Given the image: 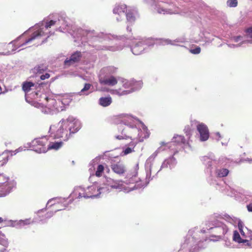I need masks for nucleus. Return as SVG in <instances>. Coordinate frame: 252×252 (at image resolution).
I'll use <instances>...</instances> for the list:
<instances>
[{
	"label": "nucleus",
	"instance_id": "f257e3e1",
	"mask_svg": "<svg viewBox=\"0 0 252 252\" xmlns=\"http://www.w3.org/2000/svg\"><path fill=\"white\" fill-rule=\"evenodd\" d=\"M81 127L79 122L73 118L63 119L59 123L52 125L49 130L51 137L67 141L73 134L77 132Z\"/></svg>",
	"mask_w": 252,
	"mask_h": 252
},
{
	"label": "nucleus",
	"instance_id": "f03ea898",
	"mask_svg": "<svg viewBox=\"0 0 252 252\" xmlns=\"http://www.w3.org/2000/svg\"><path fill=\"white\" fill-rule=\"evenodd\" d=\"M47 141L45 138H37L32 141V146L33 150L38 153H45L47 149L45 145Z\"/></svg>",
	"mask_w": 252,
	"mask_h": 252
},
{
	"label": "nucleus",
	"instance_id": "7ed1b4c3",
	"mask_svg": "<svg viewBox=\"0 0 252 252\" xmlns=\"http://www.w3.org/2000/svg\"><path fill=\"white\" fill-rule=\"evenodd\" d=\"M82 57V54L80 51H76L72 54L69 58H67L64 62L65 67H69L76 63H78Z\"/></svg>",
	"mask_w": 252,
	"mask_h": 252
},
{
	"label": "nucleus",
	"instance_id": "20e7f679",
	"mask_svg": "<svg viewBox=\"0 0 252 252\" xmlns=\"http://www.w3.org/2000/svg\"><path fill=\"white\" fill-rule=\"evenodd\" d=\"M197 129L200 133V138L201 141H206L209 138V130L207 126L203 124H199L197 126Z\"/></svg>",
	"mask_w": 252,
	"mask_h": 252
},
{
	"label": "nucleus",
	"instance_id": "39448f33",
	"mask_svg": "<svg viewBox=\"0 0 252 252\" xmlns=\"http://www.w3.org/2000/svg\"><path fill=\"white\" fill-rule=\"evenodd\" d=\"M111 168L114 172L120 175L124 174L126 171L125 165L120 162L111 164Z\"/></svg>",
	"mask_w": 252,
	"mask_h": 252
},
{
	"label": "nucleus",
	"instance_id": "423d86ee",
	"mask_svg": "<svg viewBox=\"0 0 252 252\" xmlns=\"http://www.w3.org/2000/svg\"><path fill=\"white\" fill-rule=\"evenodd\" d=\"M102 189V188L98 187L96 185H93L88 188L89 192H91V193L83 196L87 198L98 196L101 193L100 190Z\"/></svg>",
	"mask_w": 252,
	"mask_h": 252
},
{
	"label": "nucleus",
	"instance_id": "0eeeda50",
	"mask_svg": "<svg viewBox=\"0 0 252 252\" xmlns=\"http://www.w3.org/2000/svg\"><path fill=\"white\" fill-rule=\"evenodd\" d=\"M99 81L101 84L111 86H115L118 83V80L117 78L114 76H111L108 77H105L103 79L101 78L99 80Z\"/></svg>",
	"mask_w": 252,
	"mask_h": 252
},
{
	"label": "nucleus",
	"instance_id": "6e6552de",
	"mask_svg": "<svg viewBox=\"0 0 252 252\" xmlns=\"http://www.w3.org/2000/svg\"><path fill=\"white\" fill-rule=\"evenodd\" d=\"M233 240L238 243H244L247 242V244L252 248V240H251L250 242H249V241L247 240H243L241 238L239 232L236 230L234 231L233 232Z\"/></svg>",
	"mask_w": 252,
	"mask_h": 252
},
{
	"label": "nucleus",
	"instance_id": "1a4fd4ad",
	"mask_svg": "<svg viewBox=\"0 0 252 252\" xmlns=\"http://www.w3.org/2000/svg\"><path fill=\"white\" fill-rule=\"evenodd\" d=\"M44 35V32H43L42 30L41 29H39L32 33L31 36L29 39L26 40L25 42L24 43V44H26L31 42L32 41Z\"/></svg>",
	"mask_w": 252,
	"mask_h": 252
},
{
	"label": "nucleus",
	"instance_id": "9d476101",
	"mask_svg": "<svg viewBox=\"0 0 252 252\" xmlns=\"http://www.w3.org/2000/svg\"><path fill=\"white\" fill-rule=\"evenodd\" d=\"M127 6L125 4H118L113 9V13L120 15L121 14L126 13Z\"/></svg>",
	"mask_w": 252,
	"mask_h": 252
},
{
	"label": "nucleus",
	"instance_id": "9b49d317",
	"mask_svg": "<svg viewBox=\"0 0 252 252\" xmlns=\"http://www.w3.org/2000/svg\"><path fill=\"white\" fill-rule=\"evenodd\" d=\"M35 84L30 81H25L22 84V90L25 93H29L32 87H34Z\"/></svg>",
	"mask_w": 252,
	"mask_h": 252
},
{
	"label": "nucleus",
	"instance_id": "f8f14e48",
	"mask_svg": "<svg viewBox=\"0 0 252 252\" xmlns=\"http://www.w3.org/2000/svg\"><path fill=\"white\" fill-rule=\"evenodd\" d=\"M99 104L103 107H107L112 103V98L110 96L102 97L99 99Z\"/></svg>",
	"mask_w": 252,
	"mask_h": 252
},
{
	"label": "nucleus",
	"instance_id": "ddd939ff",
	"mask_svg": "<svg viewBox=\"0 0 252 252\" xmlns=\"http://www.w3.org/2000/svg\"><path fill=\"white\" fill-rule=\"evenodd\" d=\"M229 172V170L226 168H220L216 170L217 176L219 178L227 176Z\"/></svg>",
	"mask_w": 252,
	"mask_h": 252
},
{
	"label": "nucleus",
	"instance_id": "4468645a",
	"mask_svg": "<svg viewBox=\"0 0 252 252\" xmlns=\"http://www.w3.org/2000/svg\"><path fill=\"white\" fill-rule=\"evenodd\" d=\"M47 69V67L43 64L38 65L33 69V72L35 74H42Z\"/></svg>",
	"mask_w": 252,
	"mask_h": 252
},
{
	"label": "nucleus",
	"instance_id": "2eb2a0df",
	"mask_svg": "<svg viewBox=\"0 0 252 252\" xmlns=\"http://www.w3.org/2000/svg\"><path fill=\"white\" fill-rule=\"evenodd\" d=\"M173 142L178 144H185L186 140L185 137L181 135H175L173 138Z\"/></svg>",
	"mask_w": 252,
	"mask_h": 252
},
{
	"label": "nucleus",
	"instance_id": "dca6fc26",
	"mask_svg": "<svg viewBox=\"0 0 252 252\" xmlns=\"http://www.w3.org/2000/svg\"><path fill=\"white\" fill-rule=\"evenodd\" d=\"M63 145V142L62 141L56 142H50L49 145H48V147L47 148L48 150L50 149H54V150H58Z\"/></svg>",
	"mask_w": 252,
	"mask_h": 252
},
{
	"label": "nucleus",
	"instance_id": "f3484780",
	"mask_svg": "<svg viewBox=\"0 0 252 252\" xmlns=\"http://www.w3.org/2000/svg\"><path fill=\"white\" fill-rule=\"evenodd\" d=\"M126 17L127 22L130 23H134L136 20V17L131 10H129L126 13Z\"/></svg>",
	"mask_w": 252,
	"mask_h": 252
},
{
	"label": "nucleus",
	"instance_id": "a211bd4d",
	"mask_svg": "<svg viewBox=\"0 0 252 252\" xmlns=\"http://www.w3.org/2000/svg\"><path fill=\"white\" fill-rule=\"evenodd\" d=\"M8 160V155L6 153H3L0 155V167L5 164Z\"/></svg>",
	"mask_w": 252,
	"mask_h": 252
},
{
	"label": "nucleus",
	"instance_id": "6ab92c4d",
	"mask_svg": "<svg viewBox=\"0 0 252 252\" xmlns=\"http://www.w3.org/2000/svg\"><path fill=\"white\" fill-rule=\"evenodd\" d=\"M139 169V165L138 163H136L132 168L131 171V173L129 174V176L131 177H136L138 174V170Z\"/></svg>",
	"mask_w": 252,
	"mask_h": 252
},
{
	"label": "nucleus",
	"instance_id": "aec40b11",
	"mask_svg": "<svg viewBox=\"0 0 252 252\" xmlns=\"http://www.w3.org/2000/svg\"><path fill=\"white\" fill-rule=\"evenodd\" d=\"M103 171L104 166L101 164L99 165L97 167V169L95 172V175L97 177H100L102 175Z\"/></svg>",
	"mask_w": 252,
	"mask_h": 252
},
{
	"label": "nucleus",
	"instance_id": "412c9836",
	"mask_svg": "<svg viewBox=\"0 0 252 252\" xmlns=\"http://www.w3.org/2000/svg\"><path fill=\"white\" fill-rule=\"evenodd\" d=\"M107 184L111 187L113 188H117L119 186V183L117 181H114L111 179L107 180Z\"/></svg>",
	"mask_w": 252,
	"mask_h": 252
},
{
	"label": "nucleus",
	"instance_id": "4be33fe9",
	"mask_svg": "<svg viewBox=\"0 0 252 252\" xmlns=\"http://www.w3.org/2000/svg\"><path fill=\"white\" fill-rule=\"evenodd\" d=\"M227 5L230 7H235L238 5L237 0H227Z\"/></svg>",
	"mask_w": 252,
	"mask_h": 252
},
{
	"label": "nucleus",
	"instance_id": "5701e85b",
	"mask_svg": "<svg viewBox=\"0 0 252 252\" xmlns=\"http://www.w3.org/2000/svg\"><path fill=\"white\" fill-rule=\"evenodd\" d=\"M57 22V21L53 20L46 22L45 25V29H48L49 28H50L52 26L55 25L56 24Z\"/></svg>",
	"mask_w": 252,
	"mask_h": 252
},
{
	"label": "nucleus",
	"instance_id": "b1692460",
	"mask_svg": "<svg viewBox=\"0 0 252 252\" xmlns=\"http://www.w3.org/2000/svg\"><path fill=\"white\" fill-rule=\"evenodd\" d=\"M8 180L7 178L2 174H0V186H2L4 184L7 183Z\"/></svg>",
	"mask_w": 252,
	"mask_h": 252
},
{
	"label": "nucleus",
	"instance_id": "393cba45",
	"mask_svg": "<svg viewBox=\"0 0 252 252\" xmlns=\"http://www.w3.org/2000/svg\"><path fill=\"white\" fill-rule=\"evenodd\" d=\"M32 222L31 219H26L25 220H20L19 223L20 225H25L30 224Z\"/></svg>",
	"mask_w": 252,
	"mask_h": 252
},
{
	"label": "nucleus",
	"instance_id": "a878e982",
	"mask_svg": "<svg viewBox=\"0 0 252 252\" xmlns=\"http://www.w3.org/2000/svg\"><path fill=\"white\" fill-rule=\"evenodd\" d=\"M189 52L193 54H198L201 52V48L199 47H197L195 49H190Z\"/></svg>",
	"mask_w": 252,
	"mask_h": 252
},
{
	"label": "nucleus",
	"instance_id": "bb28decb",
	"mask_svg": "<svg viewBox=\"0 0 252 252\" xmlns=\"http://www.w3.org/2000/svg\"><path fill=\"white\" fill-rule=\"evenodd\" d=\"M92 86V85L89 83H86L84 88L81 90L80 93H84L85 91L89 90Z\"/></svg>",
	"mask_w": 252,
	"mask_h": 252
},
{
	"label": "nucleus",
	"instance_id": "cd10ccee",
	"mask_svg": "<svg viewBox=\"0 0 252 252\" xmlns=\"http://www.w3.org/2000/svg\"><path fill=\"white\" fill-rule=\"evenodd\" d=\"M116 138L118 140H123V139H126L127 138H130L131 139V137L126 135H117L116 136Z\"/></svg>",
	"mask_w": 252,
	"mask_h": 252
},
{
	"label": "nucleus",
	"instance_id": "c85d7f7f",
	"mask_svg": "<svg viewBox=\"0 0 252 252\" xmlns=\"http://www.w3.org/2000/svg\"><path fill=\"white\" fill-rule=\"evenodd\" d=\"M243 224L239 222L238 223V228L240 230V232L242 235H245V233L243 230Z\"/></svg>",
	"mask_w": 252,
	"mask_h": 252
},
{
	"label": "nucleus",
	"instance_id": "c756f323",
	"mask_svg": "<svg viewBox=\"0 0 252 252\" xmlns=\"http://www.w3.org/2000/svg\"><path fill=\"white\" fill-rule=\"evenodd\" d=\"M50 77V75L49 73H45V74L41 75L40 76L41 80H44L46 79H48Z\"/></svg>",
	"mask_w": 252,
	"mask_h": 252
},
{
	"label": "nucleus",
	"instance_id": "7c9ffc66",
	"mask_svg": "<svg viewBox=\"0 0 252 252\" xmlns=\"http://www.w3.org/2000/svg\"><path fill=\"white\" fill-rule=\"evenodd\" d=\"M132 150L129 147H128V148H126L125 151H124V154L125 155H127V154H128L132 152Z\"/></svg>",
	"mask_w": 252,
	"mask_h": 252
},
{
	"label": "nucleus",
	"instance_id": "2f4dec72",
	"mask_svg": "<svg viewBox=\"0 0 252 252\" xmlns=\"http://www.w3.org/2000/svg\"><path fill=\"white\" fill-rule=\"evenodd\" d=\"M242 38V36H240V35H239V36H234L233 37V40L235 42H237L239 41L240 39H241Z\"/></svg>",
	"mask_w": 252,
	"mask_h": 252
},
{
	"label": "nucleus",
	"instance_id": "473e14b6",
	"mask_svg": "<svg viewBox=\"0 0 252 252\" xmlns=\"http://www.w3.org/2000/svg\"><path fill=\"white\" fill-rule=\"evenodd\" d=\"M185 132L187 133V135H190V128L189 126L186 127L185 128Z\"/></svg>",
	"mask_w": 252,
	"mask_h": 252
},
{
	"label": "nucleus",
	"instance_id": "72a5a7b5",
	"mask_svg": "<svg viewBox=\"0 0 252 252\" xmlns=\"http://www.w3.org/2000/svg\"><path fill=\"white\" fill-rule=\"evenodd\" d=\"M247 208L249 212H252V203L248 205Z\"/></svg>",
	"mask_w": 252,
	"mask_h": 252
},
{
	"label": "nucleus",
	"instance_id": "f704fd0d",
	"mask_svg": "<svg viewBox=\"0 0 252 252\" xmlns=\"http://www.w3.org/2000/svg\"><path fill=\"white\" fill-rule=\"evenodd\" d=\"M137 144L136 142H134L133 141H131L129 143V145L132 147H134Z\"/></svg>",
	"mask_w": 252,
	"mask_h": 252
},
{
	"label": "nucleus",
	"instance_id": "c9c22d12",
	"mask_svg": "<svg viewBox=\"0 0 252 252\" xmlns=\"http://www.w3.org/2000/svg\"><path fill=\"white\" fill-rule=\"evenodd\" d=\"M137 48V46H135L132 49V52H133V53L134 54H137V53H136V49Z\"/></svg>",
	"mask_w": 252,
	"mask_h": 252
},
{
	"label": "nucleus",
	"instance_id": "e433bc0d",
	"mask_svg": "<svg viewBox=\"0 0 252 252\" xmlns=\"http://www.w3.org/2000/svg\"><path fill=\"white\" fill-rule=\"evenodd\" d=\"M246 32L249 33H252V27H250L247 29L246 30Z\"/></svg>",
	"mask_w": 252,
	"mask_h": 252
},
{
	"label": "nucleus",
	"instance_id": "4c0bfd02",
	"mask_svg": "<svg viewBox=\"0 0 252 252\" xmlns=\"http://www.w3.org/2000/svg\"><path fill=\"white\" fill-rule=\"evenodd\" d=\"M127 31H129V32H131V31H132L131 29L128 26L127 27Z\"/></svg>",
	"mask_w": 252,
	"mask_h": 252
},
{
	"label": "nucleus",
	"instance_id": "58836bf2",
	"mask_svg": "<svg viewBox=\"0 0 252 252\" xmlns=\"http://www.w3.org/2000/svg\"><path fill=\"white\" fill-rule=\"evenodd\" d=\"M3 218L1 217H0V223H1L2 222H3Z\"/></svg>",
	"mask_w": 252,
	"mask_h": 252
},
{
	"label": "nucleus",
	"instance_id": "ea45409f",
	"mask_svg": "<svg viewBox=\"0 0 252 252\" xmlns=\"http://www.w3.org/2000/svg\"><path fill=\"white\" fill-rule=\"evenodd\" d=\"M19 151H20V148H19V149H16V150L15 151V152L16 153H18V152H19Z\"/></svg>",
	"mask_w": 252,
	"mask_h": 252
},
{
	"label": "nucleus",
	"instance_id": "a19ab883",
	"mask_svg": "<svg viewBox=\"0 0 252 252\" xmlns=\"http://www.w3.org/2000/svg\"><path fill=\"white\" fill-rule=\"evenodd\" d=\"M82 197V196L81 195L80 192H79V196H78V197H79V198H80V197Z\"/></svg>",
	"mask_w": 252,
	"mask_h": 252
},
{
	"label": "nucleus",
	"instance_id": "79ce46f5",
	"mask_svg": "<svg viewBox=\"0 0 252 252\" xmlns=\"http://www.w3.org/2000/svg\"><path fill=\"white\" fill-rule=\"evenodd\" d=\"M201 231L203 232V233H205L206 232V231L205 230H202Z\"/></svg>",
	"mask_w": 252,
	"mask_h": 252
},
{
	"label": "nucleus",
	"instance_id": "37998d69",
	"mask_svg": "<svg viewBox=\"0 0 252 252\" xmlns=\"http://www.w3.org/2000/svg\"><path fill=\"white\" fill-rule=\"evenodd\" d=\"M213 228V227H210L209 228H207V229L208 230H210V229H212Z\"/></svg>",
	"mask_w": 252,
	"mask_h": 252
},
{
	"label": "nucleus",
	"instance_id": "c03bdc74",
	"mask_svg": "<svg viewBox=\"0 0 252 252\" xmlns=\"http://www.w3.org/2000/svg\"><path fill=\"white\" fill-rule=\"evenodd\" d=\"M250 37L252 38V34L250 36Z\"/></svg>",
	"mask_w": 252,
	"mask_h": 252
},
{
	"label": "nucleus",
	"instance_id": "a18cd8bd",
	"mask_svg": "<svg viewBox=\"0 0 252 252\" xmlns=\"http://www.w3.org/2000/svg\"><path fill=\"white\" fill-rule=\"evenodd\" d=\"M0 91H1V88L0 87Z\"/></svg>",
	"mask_w": 252,
	"mask_h": 252
}]
</instances>
